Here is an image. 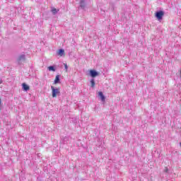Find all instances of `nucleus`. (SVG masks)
Segmentation results:
<instances>
[{
  "instance_id": "f257e3e1",
  "label": "nucleus",
  "mask_w": 181,
  "mask_h": 181,
  "mask_svg": "<svg viewBox=\"0 0 181 181\" xmlns=\"http://www.w3.org/2000/svg\"><path fill=\"white\" fill-rule=\"evenodd\" d=\"M51 90L52 98H56L57 95H60V88H55L54 86H51Z\"/></svg>"
},
{
  "instance_id": "f03ea898",
  "label": "nucleus",
  "mask_w": 181,
  "mask_h": 181,
  "mask_svg": "<svg viewBox=\"0 0 181 181\" xmlns=\"http://www.w3.org/2000/svg\"><path fill=\"white\" fill-rule=\"evenodd\" d=\"M164 15H165V12H163L162 11H157L156 13V18H157V19L158 21H160V20H162V18H163Z\"/></svg>"
},
{
  "instance_id": "7ed1b4c3",
  "label": "nucleus",
  "mask_w": 181,
  "mask_h": 181,
  "mask_svg": "<svg viewBox=\"0 0 181 181\" xmlns=\"http://www.w3.org/2000/svg\"><path fill=\"white\" fill-rule=\"evenodd\" d=\"M89 73H90V77H93V78L95 77H97V76H100V73L97 72L94 69L90 70Z\"/></svg>"
},
{
  "instance_id": "20e7f679",
  "label": "nucleus",
  "mask_w": 181,
  "mask_h": 181,
  "mask_svg": "<svg viewBox=\"0 0 181 181\" xmlns=\"http://www.w3.org/2000/svg\"><path fill=\"white\" fill-rule=\"evenodd\" d=\"M98 96L100 97L101 101H103V103L105 102V96H104V93H103V92H98Z\"/></svg>"
},
{
  "instance_id": "39448f33",
  "label": "nucleus",
  "mask_w": 181,
  "mask_h": 181,
  "mask_svg": "<svg viewBox=\"0 0 181 181\" xmlns=\"http://www.w3.org/2000/svg\"><path fill=\"white\" fill-rule=\"evenodd\" d=\"M58 56H60V57H62V56H66V54L64 53V49H60L57 51Z\"/></svg>"
},
{
  "instance_id": "423d86ee",
  "label": "nucleus",
  "mask_w": 181,
  "mask_h": 181,
  "mask_svg": "<svg viewBox=\"0 0 181 181\" xmlns=\"http://www.w3.org/2000/svg\"><path fill=\"white\" fill-rule=\"evenodd\" d=\"M22 87H23V89L24 90V91H29V90H30V88L29 87V86H28L25 83H23L22 84Z\"/></svg>"
},
{
  "instance_id": "0eeeda50",
  "label": "nucleus",
  "mask_w": 181,
  "mask_h": 181,
  "mask_svg": "<svg viewBox=\"0 0 181 181\" xmlns=\"http://www.w3.org/2000/svg\"><path fill=\"white\" fill-rule=\"evenodd\" d=\"M59 81H60V75H57L55 76L54 83V84H57L58 83H59Z\"/></svg>"
},
{
  "instance_id": "6e6552de",
  "label": "nucleus",
  "mask_w": 181,
  "mask_h": 181,
  "mask_svg": "<svg viewBox=\"0 0 181 181\" xmlns=\"http://www.w3.org/2000/svg\"><path fill=\"white\" fill-rule=\"evenodd\" d=\"M59 11H60L59 9H57L55 8H52L51 10V12H52V13L54 15H56V13H57L59 12Z\"/></svg>"
},
{
  "instance_id": "1a4fd4ad",
  "label": "nucleus",
  "mask_w": 181,
  "mask_h": 181,
  "mask_svg": "<svg viewBox=\"0 0 181 181\" xmlns=\"http://www.w3.org/2000/svg\"><path fill=\"white\" fill-rule=\"evenodd\" d=\"M48 70L49 71H56V69H54V66H48Z\"/></svg>"
},
{
  "instance_id": "9d476101",
  "label": "nucleus",
  "mask_w": 181,
  "mask_h": 181,
  "mask_svg": "<svg viewBox=\"0 0 181 181\" xmlns=\"http://www.w3.org/2000/svg\"><path fill=\"white\" fill-rule=\"evenodd\" d=\"M90 85H91V87L93 88L95 87V81H94V79L90 80Z\"/></svg>"
},
{
  "instance_id": "9b49d317",
  "label": "nucleus",
  "mask_w": 181,
  "mask_h": 181,
  "mask_svg": "<svg viewBox=\"0 0 181 181\" xmlns=\"http://www.w3.org/2000/svg\"><path fill=\"white\" fill-rule=\"evenodd\" d=\"M21 60H25V55L23 54L18 57V61L21 62Z\"/></svg>"
},
{
  "instance_id": "f8f14e48",
  "label": "nucleus",
  "mask_w": 181,
  "mask_h": 181,
  "mask_svg": "<svg viewBox=\"0 0 181 181\" xmlns=\"http://www.w3.org/2000/svg\"><path fill=\"white\" fill-rule=\"evenodd\" d=\"M164 172H165V173H168V172H169V168H168V167H165Z\"/></svg>"
},
{
  "instance_id": "ddd939ff",
  "label": "nucleus",
  "mask_w": 181,
  "mask_h": 181,
  "mask_svg": "<svg viewBox=\"0 0 181 181\" xmlns=\"http://www.w3.org/2000/svg\"><path fill=\"white\" fill-rule=\"evenodd\" d=\"M64 66L65 67V70L66 71H67L68 69H69V66H67V64H64Z\"/></svg>"
},
{
  "instance_id": "4468645a",
  "label": "nucleus",
  "mask_w": 181,
  "mask_h": 181,
  "mask_svg": "<svg viewBox=\"0 0 181 181\" xmlns=\"http://www.w3.org/2000/svg\"><path fill=\"white\" fill-rule=\"evenodd\" d=\"M3 81L2 79H0V84H2Z\"/></svg>"
},
{
  "instance_id": "2eb2a0df",
  "label": "nucleus",
  "mask_w": 181,
  "mask_h": 181,
  "mask_svg": "<svg viewBox=\"0 0 181 181\" xmlns=\"http://www.w3.org/2000/svg\"><path fill=\"white\" fill-rule=\"evenodd\" d=\"M0 105H1V99H0Z\"/></svg>"
}]
</instances>
